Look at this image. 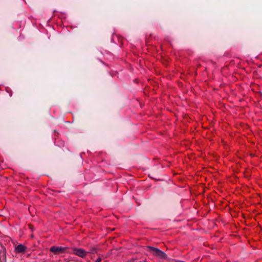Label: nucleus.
Returning <instances> with one entry per match:
<instances>
[{"mask_svg":"<svg viewBox=\"0 0 262 262\" xmlns=\"http://www.w3.org/2000/svg\"><path fill=\"white\" fill-rule=\"evenodd\" d=\"M66 248L61 247L52 246L50 248V251L55 254H59L65 252Z\"/></svg>","mask_w":262,"mask_h":262,"instance_id":"nucleus-2","label":"nucleus"},{"mask_svg":"<svg viewBox=\"0 0 262 262\" xmlns=\"http://www.w3.org/2000/svg\"><path fill=\"white\" fill-rule=\"evenodd\" d=\"M101 258L100 257H98L95 261V262H101Z\"/></svg>","mask_w":262,"mask_h":262,"instance_id":"nucleus-5","label":"nucleus"},{"mask_svg":"<svg viewBox=\"0 0 262 262\" xmlns=\"http://www.w3.org/2000/svg\"><path fill=\"white\" fill-rule=\"evenodd\" d=\"M146 250L154 256L159 258L166 259H167V255L161 250L151 246H147Z\"/></svg>","mask_w":262,"mask_h":262,"instance_id":"nucleus-1","label":"nucleus"},{"mask_svg":"<svg viewBox=\"0 0 262 262\" xmlns=\"http://www.w3.org/2000/svg\"><path fill=\"white\" fill-rule=\"evenodd\" d=\"M73 251L75 255L81 257H85L87 254V252L82 249H74Z\"/></svg>","mask_w":262,"mask_h":262,"instance_id":"nucleus-3","label":"nucleus"},{"mask_svg":"<svg viewBox=\"0 0 262 262\" xmlns=\"http://www.w3.org/2000/svg\"><path fill=\"white\" fill-rule=\"evenodd\" d=\"M27 249V247L23 245H18L15 249V251L16 253H22L24 252Z\"/></svg>","mask_w":262,"mask_h":262,"instance_id":"nucleus-4","label":"nucleus"}]
</instances>
